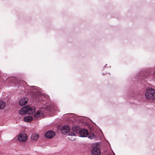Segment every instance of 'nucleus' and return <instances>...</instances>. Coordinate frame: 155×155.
I'll list each match as a JSON object with an SVG mask.
<instances>
[{
  "mask_svg": "<svg viewBox=\"0 0 155 155\" xmlns=\"http://www.w3.org/2000/svg\"><path fill=\"white\" fill-rule=\"evenodd\" d=\"M35 111V108L33 107H30L27 105L21 108L19 111V114L21 115H25L27 114H31Z\"/></svg>",
  "mask_w": 155,
  "mask_h": 155,
  "instance_id": "1",
  "label": "nucleus"
},
{
  "mask_svg": "<svg viewBox=\"0 0 155 155\" xmlns=\"http://www.w3.org/2000/svg\"><path fill=\"white\" fill-rule=\"evenodd\" d=\"M46 113L54 114V110L52 107L47 106L39 108V117L43 116Z\"/></svg>",
  "mask_w": 155,
  "mask_h": 155,
  "instance_id": "2",
  "label": "nucleus"
},
{
  "mask_svg": "<svg viewBox=\"0 0 155 155\" xmlns=\"http://www.w3.org/2000/svg\"><path fill=\"white\" fill-rule=\"evenodd\" d=\"M145 97L146 99L153 100L155 98V90L152 88L148 89L145 93Z\"/></svg>",
  "mask_w": 155,
  "mask_h": 155,
  "instance_id": "3",
  "label": "nucleus"
},
{
  "mask_svg": "<svg viewBox=\"0 0 155 155\" xmlns=\"http://www.w3.org/2000/svg\"><path fill=\"white\" fill-rule=\"evenodd\" d=\"M40 89L39 88V103L41 101L42 104H45L46 103L45 100L49 99V97L48 95L45 94L41 93Z\"/></svg>",
  "mask_w": 155,
  "mask_h": 155,
  "instance_id": "4",
  "label": "nucleus"
},
{
  "mask_svg": "<svg viewBox=\"0 0 155 155\" xmlns=\"http://www.w3.org/2000/svg\"><path fill=\"white\" fill-rule=\"evenodd\" d=\"M72 130L73 132H71L68 134V135L70 136H75V134L79 133L80 128L78 126H74L72 128Z\"/></svg>",
  "mask_w": 155,
  "mask_h": 155,
  "instance_id": "5",
  "label": "nucleus"
},
{
  "mask_svg": "<svg viewBox=\"0 0 155 155\" xmlns=\"http://www.w3.org/2000/svg\"><path fill=\"white\" fill-rule=\"evenodd\" d=\"M70 128L67 125H65L62 127L61 128V133L64 135H65L67 134L70 130Z\"/></svg>",
  "mask_w": 155,
  "mask_h": 155,
  "instance_id": "6",
  "label": "nucleus"
},
{
  "mask_svg": "<svg viewBox=\"0 0 155 155\" xmlns=\"http://www.w3.org/2000/svg\"><path fill=\"white\" fill-rule=\"evenodd\" d=\"M55 133L51 130H49L45 134V136L46 137L51 139L54 137L55 135Z\"/></svg>",
  "mask_w": 155,
  "mask_h": 155,
  "instance_id": "7",
  "label": "nucleus"
},
{
  "mask_svg": "<svg viewBox=\"0 0 155 155\" xmlns=\"http://www.w3.org/2000/svg\"><path fill=\"white\" fill-rule=\"evenodd\" d=\"M27 139V135L25 134H21L18 137V140L22 142L25 141Z\"/></svg>",
  "mask_w": 155,
  "mask_h": 155,
  "instance_id": "8",
  "label": "nucleus"
},
{
  "mask_svg": "<svg viewBox=\"0 0 155 155\" xmlns=\"http://www.w3.org/2000/svg\"><path fill=\"white\" fill-rule=\"evenodd\" d=\"M79 134L81 137H84L88 135V132L87 130L82 129L79 131Z\"/></svg>",
  "mask_w": 155,
  "mask_h": 155,
  "instance_id": "9",
  "label": "nucleus"
},
{
  "mask_svg": "<svg viewBox=\"0 0 155 155\" xmlns=\"http://www.w3.org/2000/svg\"><path fill=\"white\" fill-rule=\"evenodd\" d=\"M91 153L93 155H100L101 154L100 150L97 147L93 148L91 150Z\"/></svg>",
  "mask_w": 155,
  "mask_h": 155,
  "instance_id": "10",
  "label": "nucleus"
},
{
  "mask_svg": "<svg viewBox=\"0 0 155 155\" xmlns=\"http://www.w3.org/2000/svg\"><path fill=\"white\" fill-rule=\"evenodd\" d=\"M28 102V99L26 97L21 99L19 102V104L21 106L25 105Z\"/></svg>",
  "mask_w": 155,
  "mask_h": 155,
  "instance_id": "11",
  "label": "nucleus"
},
{
  "mask_svg": "<svg viewBox=\"0 0 155 155\" xmlns=\"http://www.w3.org/2000/svg\"><path fill=\"white\" fill-rule=\"evenodd\" d=\"M32 96L33 99H39V91L38 90H37V92L35 91H33Z\"/></svg>",
  "mask_w": 155,
  "mask_h": 155,
  "instance_id": "12",
  "label": "nucleus"
},
{
  "mask_svg": "<svg viewBox=\"0 0 155 155\" xmlns=\"http://www.w3.org/2000/svg\"><path fill=\"white\" fill-rule=\"evenodd\" d=\"M33 120V117L30 116L25 117L24 118V120L25 122H28Z\"/></svg>",
  "mask_w": 155,
  "mask_h": 155,
  "instance_id": "13",
  "label": "nucleus"
},
{
  "mask_svg": "<svg viewBox=\"0 0 155 155\" xmlns=\"http://www.w3.org/2000/svg\"><path fill=\"white\" fill-rule=\"evenodd\" d=\"M31 137L34 140H36L39 138L38 134H33L31 135Z\"/></svg>",
  "mask_w": 155,
  "mask_h": 155,
  "instance_id": "14",
  "label": "nucleus"
},
{
  "mask_svg": "<svg viewBox=\"0 0 155 155\" xmlns=\"http://www.w3.org/2000/svg\"><path fill=\"white\" fill-rule=\"evenodd\" d=\"M5 102L3 101H0V110L3 109L5 106Z\"/></svg>",
  "mask_w": 155,
  "mask_h": 155,
  "instance_id": "15",
  "label": "nucleus"
},
{
  "mask_svg": "<svg viewBox=\"0 0 155 155\" xmlns=\"http://www.w3.org/2000/svg\"><path fill=\"white\" fill-rule=\"evenodd\" d=\"M95 137V135L94 134H91L88 135V137L91 139H93Z\"/></svg>",
  "mask_w": 155,
  "mask_h": 155,
  "instance_id": "16",
  "label": "nucleus"
},
{
  "mask_svg": "<svg viewBox=\"0 0 155 155\" xmlns=\"http://www.w3.org/2000/svg\"><path fill=\"white\" fill-rule=\"evenodd\" d=\"M35 114H37V117H39V110H37V111L36 113H35V116H36Z\"/></svg>",
  "mask_w": 155,
  "mask_h": 155,
  "instance_id": "17",
  "label": "nucleus"
},
{
  "mask_svg": "<svg viewBox=\"0 0 155 155\" xmlns=\"http://www.w3.org/2000/svg\"><path fill=\"white\" fill-rule=\"evenodd\" d=\"M146 77V78H147V74H146V75H144V77Z\"/></svg>",
  "mask_w": 155,
  "mask_h": 155,
  "instance_id": "18",
  "label": "nucleus"
},
{
  "mask_svg": "<svg viewBox=\"0 0 155 155\" xmlns=\"http://www.w3.org/2000/svg\"><path fill=\"white\" fill-rule=\"evenodd\" d=\"M69 139H70V140H74V139L72 140V139H71V138H69Z\"/></svg>",
  "mask_w": 155,
  "mask_h": 155,
  "instance_id": "19",
  "label": "nucleus"
},
{
  "mask_svg": "<svg viewBox=\"0 0 155 155\" xmlns=\"http://www.w3.org/2000/svg\"><path fill=\"white\" fill-rule=\"evenodd\" d=\"M20 86H21L22 87H23V88H24V87H23L22 85H20Z\"/></svg>",
  "mask_w": 155,
  "mask_h": 155,
  "instance_id": "20",
  "label": "nucleus"
},
{
  "mask_svg": "<svg viewBox=\"0 0 155 155\" xmlns=\"http://www.w3.org/2000/svg\"><path fill=\"white\" fill-rule=\"evenodd\" d=\"M25 83V81H23V82H22V83Z\"/></svg>",
  "mask_w": 155,
  "mask_h": 155,
  "instance_id": "21",
  "label": "nucleus"
}]
</instances>
